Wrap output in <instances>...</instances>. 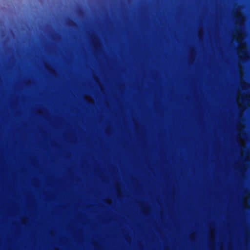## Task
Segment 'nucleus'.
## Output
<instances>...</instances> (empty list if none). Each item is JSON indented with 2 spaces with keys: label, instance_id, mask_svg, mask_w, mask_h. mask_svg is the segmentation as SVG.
Instances as JSON below:
<instances>
[{
  "label": "nucleus",
  "instance_id": "f257e3e1",
  "mask_svg": "<svg viewBox=\"0 0 250 250\" xmlns=\"http://www.w3.org/2000/svg\"><path fill=\"white\" fill-rule=\"evenodd\" d=\"M238 19H239L240 20H241V17H238Z\"/></svg>",
  "mask_w": 250,
  "mask_h": 250
}]
</instances>
